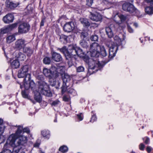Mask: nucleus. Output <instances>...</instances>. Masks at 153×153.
<instances>
[{"mask_svg": "<svg viewBox=\"0 0 153 153\" xmlns=\"http://www.w3.org/2000/svg\"><path fill=\"white\" fill-rule=\"evenodd\" d=\"M11 129H16L14 133L10 135L7 139V143L14 146L15 144L17 146H23L24 147L25 145L26 144L27 141V137L24 135H23V126L22 125L12 126Z\"/></svg>", "mask_w": 153, "mask_h": 153, "instance_id": "obj_1", "label": "nucleus"}, {"mask_svg": "<svg viewBox=\"0 0 153 153\" xmlns=\"http://www.w3.org/2000/svg\"><path fill=\"white\" fill-rule=\"evenodd\" d=\"M113 58H101L99 60L97 58H82L83 60L88 66L87 75H90L103 68L108 62L112 60Z\"/></svg>", "mask_w": 153, "mask_h": 153, "instance_id": "obj_2", "label": "nucleus"}, {"mask_svg": "<svg viewBox=\"0 0 153 153\" xmlns=\"http://www.w3.org/2000/svg\"><path fill=\"white\" fill-rule=\"evenodd\" d=\"M38 79L41 80L39 82V87L38 91L36 90V85L35 86L33 87V88H31L30 87L29 88L33 91V92L34 94V99L37 102H40L42 100V98L40 94H42L48 97H50L52 96V94L49 89L47 83L43 81H42L44 79V77L42 75H39L38 76Z\"/></svg>", "mask_w": 153, "mask_h": 153, "instance_id": "obj_3", "label": "nucleus"}, {"mask_svg": "<svg viewBox=\"0 0 153 153\" xmlns=\"http://www.w3.org/2000/svg\"><path fill=\"white\" fill-rule=\"evenodd\" d=\"M65 71V66L60 64H56L52 65L50 69L44 68L43 70V73L45 76L51 79L56 78L59 76V74H62Z\"/></svg>", "mask_w": 153, "mask_h": 153, "instance_id": "obj_4", "label": "nucleus"}, {"mask_svg": "<svg viewBox=\"0 0 153 153\" xmlns=\"http://www.w3.org/2000/svg\"><path fill=\"white\" fill-rule=\"evenodd\" d=\"M90 51L87 52V54L89 55V57H98L100 56L101 51V55L103 57H105L107 53L104 46H100L99 44L96 42H94L90 46Z\"/></svg>", "mask_w": 153, "mask_h": 153, "instance_id": "obj_5", "label": "nucleus"}, {"mask_svg": "<svg viewBox=\"0 0 153 153\" xmlns=\"http://www.w3.org/2000/svg\"><path fill=\"white\" fill-rule=\"evenodd\" d=\"M22 69H20L18 71V76L19 78H23L25 76L24 79V83L22 85L20 84V88L21 89L24 88L25 90L29 88L30 87L33 88L35 86V84L33 81L31 80V75L30 74H26L22 71Z\"/></svg>", "mask_w": 153, "mask_h": 153, "instance_id": "obj_6", "label": "nucleus"}, {"mask_svg": "<svg viewBox=\"0 0 153 153\" xmlns=\"http://www.w3.org/2000/svg\"><path fill=\"white\" fill-rule=\"evenodd\" d=\"M22 147H20L15 144L13 146L7 143V140L4 145L2 151L0 153H18L19 149L20 150Z\"/></svg>", "mask_w": 153, "mask_h": 153, "instance_id": "obj_7", "label": "nucleus"}, {"mask_svg": "<svg viewBox=\"0 0 153 153\" xmlns=\"http://www.w3.org/2000/svg\"><path fill=\"white\" fill-rule=\"evenodd\" d=\"M122 8L123 10L128 11L130 13H134V14L137 15L139 13V11L136 9L134 6L129 3L125 2L123 4Z\"/></svg>", "mask_w": 153, "mask_h": 153, "instance_id": "obj_8", "label": "nucleus"}, {"mask_svg": "<svg viewBox=\"0 0 153 153\" xmlns=\"http://www.w3.org/2000/svg\"><path fill=\"white\" fill-rule=\"evenodd\" d=\"M76 47H77L76 45H70L68 47V50L67 49L66 47L64 46L60 49V51L61 52H63L66 57L70 56V57H73V56H75V55L72 54L71 53H70L68 51V50H72V52H74V50L75 49Z\"/></svg>", "mask_w": 153, "mask_h": 153, "instance_id": "obj_9", "label": "nucleus"}, {"mask_svg": "<svg viewBox=\"0 0 153 153\" xmlns=\"http://www.w3.org/2000/svg\"><path fill=\"white\" fill-rule=\"evenodd\" d=\"M30 28L29 25L27 23H24L21 24L19 27V32L22 33L27 32Z\"/></svg>", "mask_w": 153, "mask_h": 153, "instance_id": "obj_10", "label": "nucleus"}, {"mask_svg": "<svg viewBox=\"0 0 153 153\" xmlns=\"http://www.w3.org/2000/svg\"><path fill=\"white\" fill-rule=\"evenodd\" d=\"M26 45L25 40L22 39H19L17 40L15 42V47L16 48L21 49L24 48Z\"/></svg>", "mask_w": 153, "mask_h": 153, "instance_id": "obj_11", "label": "nucleus"}, {"mask_svg": "<svg viewBox=\"0 0 153 153\" xmlns=\"http://www.w3.org/2000/svg\"><path fill=\"white\" fill-rule=\"evenodd\" d=\"M63 83L66 85H71L72 81L70 76L67 74H65L62 77Z\"/></svg>", "mask_w": 153, "mask_h": 153, "instance_id": "obj_12", "label": "nucleus"}, {"mask_svg": "<svg viewBox=\"0 0 153 153\" xmlns=\"http://www.w3.org/2000/svg\"><path fill=\"white\" fill-rule=\"evenodd\" d=\"M117 48L118 47L114 43L112 44V45L109 48V57H114L115 56Z\"/></svg>", "mask_w": 153, "mask_h": 153, "instance_id": "obj_13", "label": "nucleus"}, {"mask_svg": "<svg viewBox=\"0 0 153 153\" xmlns=\"http://www.w3.org/2000/svg\"><path fill=\"white\" fill-rule=\"evenodd\" d=\"M9 58L10 59V65L12 68L14 69L18 68L20 65L19 59L16 58Z\"/></svg>", "mask_w": 153, "mask_h": 153, "instance_id": "obj_14", "label": "nucleus"}, {"mask_svg": "<svg viewBox=\"0 0 153 153\" xmlns=\"http://www.w3.org/2000/svg\"><path fill=\"white\" fill-rule=\"evenodd\" d=\"M74 24L72 22H69L66 23L64 26L63 29L65 31L69 32L72 31L74 28Z\"/></svg>", "mask_w": 153, "mask_h": 153, "instance_id": "obj_15", "label": "nucleus"}, {"mask_svg": "<svg viewBox=\"0 0 153 153\" xmlns=\"http://www.w3.org/2000/svg\"><path fill=\"white\" fill-rule=\"evenodd\" d=\"M150 3V6L146 7L145 9L146 13L149 15L153 14V0H145Z\"/></svg>", "mask_w": 153, "mask_h": 153, "instance_id": "obj_16", "label": "nucleus"}, {"mask_svg": "<svg viewBox=\"0 0 153 153\" xmlns=\"http://www.w3.org/2000/svg\"><path fill=\"white\" fill-rule=\"evenodd\" d=\"M74 52L76 53L78 56L79 57H89V56L87 54H85L81 49L78 47H76L75 49L74 50Z\"/></svg>", "mask_w": 153, "mask_h": 153, "instance_id": "obj_17", "label": "nucleus"}, {"mask_svg": "<svg viewBox=\"0 0 153 153\" xmlns=\"http://www.w3.org/2000/svg\"><path fill=\"white\" fill-rule=\"evenodd\" d=\"M90 18L91 20L96 22L100 21L102 19L101 15L98 13H91Z\"/></svg>", "mask_w": 153, "mask_h": 153, "instance_id": "obj_18", "label": "nucleus"}, {"mask_svg": "<svg viewBox=\"0 0 153 153\" xmlns=\"http://www.w3.org/2000/svg\"><path fill=\"white\" fill-rule=\"evenodd\" d=\"M19 4V3L18 2H13L9 1H6V6L11 9H14L18 6Z\"/></svg>", "mask_w": 153, "mask_h": 153, "instance_id": "obj_19", "label": "nucleus"}, {"mask_svg": "<svg viewBox=\"0 0 153 153\" xmlns=\"http://www.w3.org/2000/svg\"><path fill=\"white\" fill-rule=\"evenodd\" d=\"M13 20V16L11 14H8L4 16L3 18L4 22L5 23H9L12 22Z\"/></svg>", "mask_w": 153, "mask_h": 153, "instance_id": "obj_20", "label": "nucleus"}, {"mask_svg": "<svg viewBox=\"0 0 153 153\" xmlns=\"http://www.w3.org/2000/svg\"><path fill=\"white\" fill-rule=\"evenodd\" d=\"M41 135L45 139H49L50 137V132L48 130H44L41 131Z\"/></svg>", "mask_w": 153, "mask_h": 153, "instance_id": "obj_21", "label": "nucleus"}, {"mask_svg": "<svg viewBox=\"0 0 153 153\" xmlns=\"http://www.w3.org/2000/svg\"><path fill=\"white\" fill-rule=\"evenodd\" d=\"M71 38V36H66L62 35L60 37V41L63 43H66L67 42H69L68 39H70Z\"/></svg>", "mask_w": 153, "mask_h": 153, "instance_id": "obj_22", "label": "nucleus"}, {"mask_svg": "<svg viewBox=\"0 0 153 153\" xmlns=\"http://www.w3.org/2000/svg\"><path fill=\"white\" fill-rule=\"evenodd\" d=\"M113 29L111 28V26L106 27L105 28V31L106 34L109 38H111L113 36Z\"/></svg>", "mask_w": 153, "mask_h": 153, "instance_id": "obj_23", "label": "nucleus"}, {"mask_svg": "<svg viewBox=\"0 0 153 153\" xmlns=\"http://www.w3.org/2000/svg\"><path fill=\"white\" fill-rule=\"evenodd\" d=\"M81 23L84 26L88 27L90 25V23L88 19L86 18H82L80 19Z\"/></svg>", "mask_w": 153, "mask_h": 153, "instance_id": "obj_24", "label": "nucleus"}, {"mask_svg": "<svg viewBox=\"0 0 153 153\" xmlns=\"http://www.w3.org/2000/svg\"><path fill=\"white\" fill-rule=\"evenodd\" d=\"M115 18L116 19L118 18L120 19L121 22H123L126 19V17L123 15H119L118 13H117L114 17V19L117 22L118 21L115 20Z\"/></svg>", "mask_w": 153, "mask_h": 153, "instance_id": "obj_25", "label": "nucleus"}, {"mask_svg": "<svg viewBox=\"0 0 153 153\" xmlns=\"http://www.w3.org/2000/svg\"><path fill=\"white\" fill-rule=\"evenodd\" d=\"M68 150V147L65 145H62L60 147L59 149V151L62 153L67 152Z\"/></svg>", "mask_w": 153, "mask_h": 153, "instance_id": "obj_26", "label": "nucleus"}, {"mask_svg": "<svg viewBox=\"0 0 153 153\" xmlns=\"http://www.w3.org/2000/svg\"><path fill=\"white\" fill-rule=\"evenodd\" d=\"M16 38L13 35H10L6 38V42L8 43H10L15 40Z\"/></svg>", "mask_w": 153, "mask_h": 153, "instance_id": "obj_27", "label": "nucleus"}, {"mask_svg": "<svg viewBox=\"0 0 153 153\" xmlns=\"http://www.w3.org/2000/svg\"><path fill=\"white\" fill-rule=\"evenodd\" d=\"M23 51L25 53L27 56H30L33 53L32 51L28 48H25L23 49Z\"/></svg>", "mask_w": 153, "mask_h": 153, "instance_id": "obj_28", "label": "nucleus"}, {"mask_svg": "<svg viewBox=\"0 0 153 153\" xmlns=\"http://www.w3.org/2000/svg\"><path fill=\"white\" fill-rule=\"evenodd\" d=\"M76 119L77 121L79 122L83 120L84 118L82 113H80L76 114Z\"/></svg>", "mask_w": 153, "mask_h": 153, "instance_id": "obj_29", "label": "nucleus"}, {"mask_svg": "<svg viewBox=\"0 0 153 153\" xmlns=\"http://www.w3.org/2000/svg\"><path fill=\"white\" fill-rule=\"evenodd\" d=\"M29 66L28 65H26L24 66H23L20 69H22V71L23 72H24L25 73L27 74H28L29 73H27L29 69Z\"/></svg>", "mask_w": 153, "mask_h": 153, "instance_id": "obj_30", "label": "nucleus"}, {"mask_svg": "<svg viewBox=\"0 0 153 153\" xmlns=\"http://www.w3.org/2000/svg\"><path fill=\"white\" fill-rule=\"evenodd\" d=\"M52 106H58L60 105V102L58 100H56L52 102L51 103Z\"/></svg>", "mask_w": 153, "mask_h": 153, "instance_id": "obj_31", "label": "nucleus"}, {"mask_svg": "<svg viewBox=\"0 0 153 153\" xmlns=\"http://www.w3.org/2000/svg\"><path fill=\"white\" fill-rule=\"evenodd\" d=\"M51 61H53L51 58H44L43 60L44 63L47 65L50 64Z\"/></svg>", "mask_w": 153, "mask_h": 153, "instance_id": "obj_32", "label": "nucleus"}, {"mask_svg": "<svg viewBox=\"0 0 153 153\" xmlns=\"http://www.w3.org/2000/svg\"><path fill=\"white\" fill-rule=\"evenodd\" d=\"M67 91L71 94H72L73 96L76 95V92L74 89L72 88H70L67 90Z\"/></svg>", "mask_w": 153, "mask_h": 153, "instance_id": "obj_33", "label": "nucleus"}, {"mask_svg": "<svg viewBox=\"0 0 153 153\" xmlns=\"http://www.w3.org/2000/svg\"><path fill=\"white\" fill-rule=\"evenodd\" d=\"M92 113H93V114L91 116V117L90 120V122L91 123H93L97 120V118L95 114L93 113V111H92Z\"/></svg>", "mask_w": 153, "mask_h": 153, "instance_id": "obj_34", "label": "nucleus"}, {"mask_svg": "<svg viewBox=\"0 0 153 153\" xmlns=\"http://www.w3.org/2000/svg\"><path fill=\"white\" fill-rule=\"evenodd\" d=\"M80 44L83 48H86L88 47V45L87 43L84 40L81 41Z\"/></svg>", "mask_w": 153, "mask_h": 153, "instance_id": "obj_35", "label": "nucleus"}, {"mask_svg": "<svg viewBox=\"0 0 153 153\" xmlns=\"http://www.w3.org/2000/svg\"><path fill=\"white\" fill-rule=\"evenodd\" d=\"M22 94L23 97L25 98L29 99V97L28 94L25 90H22Z\"/></svg>", "mask_w": 153, "mask_h": 153, "instance_id": "obj_36", "label": "nucleus"}, {"mask_svg": "<svg viewBox=\"0 0 153 153\" xmlns=\"http://www.w3.org/2000/svg\"><path fill=\"white\" fill-rule=\"evenodd\" d=\"M70 85H64V83H63V85L61 87L62 88V94H63L65 92L67 89V87L70 86Z\"/></svg>", "mask_w": 153, "mask_h": 153, "instance_id": "obj_37", "label": "nucleus"}, {"mask_svg": "<svg viewBox=\"0 0 153 153\" xmlns=\"http://www.w3.org/2000/svg\"><path fill=\"white\" fill-rule=\"evenodd\" d=\"M84 67L82 66H79L76 68L77 71L78 72H83L84 71Z\"/></svg>", "mask_w": 153, "mask_h": 153, "instance_id": "obj_38", "label": "nucleus"}, {"mask_svg": "<svg viewBox=\"0 0 153 153\" xmlns=\"http://www.w3.org/2000/svg\"><path fill=\"white\" fill-rule=\"evenodd\" d=\"M63 100L65 102H69L70 97L68 95H64L63 97Z\"/></svg>", "mask_w": 153, "mask_h": 153, "instance_id": "obj_39", "label": "nucleus"}, {"mask_svg": "<svg viewBox=\"0 0 153 153\" xmlns=\"http://www.w3.org/2000/svg\"><path fill=\"white\" fill-rule=\"evenodd\" d=\"M52 57H59L61 56L60 54L54 52H52Z\"/></svg>", "mask_w": 153, "mask_h": 153, "instance_id": "obj_40", "label": "nucleus"}, {"mask_svg": "<svg viewBox=\"0 0 153 153\" xmlns=\"http://www.w3.org/2000/svg\"><path fill=\"white\" fill-rule=\"evenodd\" d=\"M41 143V140H37L34 144L33 146L35 147L38 148L39 147Z\"/></svg>", "mask_w": 153, "mask_h": 153, "instance_id": "obj_41", "label": "nucleus"}, {"mask_svg": "<svg viewBox=\"0 0 153 153\" xmlns=\"http://www.w3.org/2000/svg\"><path fill=\"white\" fill-rule=\"evenodd\" d=\"M15 57H24L25 55L21 52H17L16 53Z\"/></svg>", "mask_w": 153, "mask_h": 153, "instance_id": "obj_42", "label": "nucleus"}, {"mask_svg": "<svg viewBox=\"0 0 153 153\" xmlns=\"http://www.w3.org/2000/svg\"><path fill=\"white\" fill-rule=\"evenodd\" d=\"M98 37L97 36L95 35L91 36L90 39L92 41H96L97 40Z\"/></svg>", "mask_w": 153, "mask_h": 153, "instance_id": "obj_43", "label": "nucleus"}, {"mask_svg": "<svg viewBox=\"0 0 153 153\" xmlns=\"http://www.w3.org/2000/svg\"><path fill=\"white\" fill-rule=\"evenodd\" d=\"M9 30L8 27L4 28H2L1 29V33L2 34H4L7 33Z\"/></svg>", "mask_w": 153, "mask_h": 153, "instance_id": "obj_44", "label": "nucleus"}, {"mask_svg": "<svg viewBox=\"0 0 153 153\" xmlns=\"http://www.w3.org/2000/svg\"><path fill=\"white\" fill-rule=\"evenodd\" d=\"M23 135H24L25 133H26L27 134L28 133L30 132V130L27 127H25L24 128H23Z\"/></svg>", "mask_w": 153, "mask_h": 153, "instance_id": "obj_45", "label": "nucleus"}, {"mask_svg": "<svg viewBox=\"0 0 153 153\" xmlns=\"http://www.w3.org/2000/svg\"><path fill=\"white\" fill-rule=\"evenodd\" d=\"M139 148L142 151H143L144 150V148H145V145H144L143 143H140L139 145Z\"/></svg>", "mask_w": 153, "mask_h": 153, "instance_id": "obj_46", "label": "nucleus"}, {"mask_svg": "<svg viewBox=\"0 0 153 153\" xmlns=\"http://www.w3.org/2000/svg\"><path fill=\"white\" fill-rule=\"evenodd\" d=\"M53 61H55L56 62H59L62 60V58H51Z\"/></svg>", "mask_w": 153, "mask_h": 153, "instance_id": "obj_47", "label": "nucleus"}, {"mask_svg": "<svg viewBox=\"0 0 153 153\" xmlns=\"http://www.w3.org/2000/svg\"><path fill=\"white\" fill-rule=\"evenodd\" d=\"M93 2V0H87L86 2L87 4L89 6H90L91 5Z\"/></svg>", "mask_w": 153, "mask_h": 153, "instance_id": "obj_48", "label": "nucleus"}, {"mask_svg": "<svg viewBox=\"0 0 153 153\" xmlns=\"http://www.w3.org/2000/svg\"><path fill=\"white\" fill-rule=\"evenodd\" d=\"M17 26V24L15 23L9 26L8 27L9 30L10 29H12L15 27H16Z\"/></svg>", "mask_w": 153, "mask_h": 153, "instance_id": "obj_49", "label": "nucleus"}, {"mask_svg": "<svg viewBox=\"0 0 153 153\" xmlns=\"http://www.w3.org/2000/svg\"><path fill=\"white\" fill-rule=\"evenodd\" d=\"M26 8L28 10L29 13H30V12L32 11L33 10V8L31 7V5H28L27 7Z\"/></svg>", "mask_w": 153, "mask_h": 153, "instance_id": "obj_50", "label": "nucleus"}, {"mask_svg": "<svg viewBox=\"0 0 153 153\" xmlns=\"http://www.w3.org/2000/svg\"><path fill=\"white\" fill-rule=\"evenodd\" d=\"M146 150L148 152L150 153L152 151V150H153V149L151 146H148L147 147Z\"/></svg>", "mask_w": 153, "mask_h": 153, "instance_id": "obj_51", "label": "nucleus"}, {"mask_svg": "<svg viewBox=\"0 0 153 153\" xmlns=\"http://www.w3.org/2000/svg\"><path fill=\"white\" fill-rule=\"evenodd\" d=\"M26 145H25L24 146V147L23 146H21L20 147H22V148L20 150V149H19V151L21 152V153H25L24 151H25L26 149L25 148V146Z\"/></svg>", "mask_w": 153, "mask_h": 153, "instance_id": "obj_52", "label": "nucleus"}, {"mask_svg": "<svg viewBox=\"0 0 153 153\" xmlns=\"http://www.w3.org/2000/svg\"><path fill=\"white\" fill-rule=\"evenodd\" d=\"M128 28L129 32L130 33H132L133 32L134 30L129 26L128 25Z\"/></svg>", "mask_w": 153, "mask_h": 153, "instance_id": "obj_53", "label": "nucleus"}, {"mask_svg": "<svg viewBox=\"0 0 153 153\" xmlns=\"http://www.w3.org/2000/svg\"><path fill=\"white\" fill-rule=\"evenodd\" d=\"M146 140L145 141V143L146 144H148L149 143V138L147 137H146Z\"/></svg>", "mask_w": 153, "mask_h": 153, "instance_id": "obj_54", "label": "nucleus"}, {"mask_svg": "<svg viewBox=\"0 0 153 153\" xmlns=\"http://www.w3.org/2000/svg\"><path fill=\"white\" fill-rule=\"evenodd\" d=\"M114 39L115 40L117 39L118 40V42H119L120 43L121 42V39H120L117 36H115L114 37Z\"/></svg>", "mask_w": 153, "mask_h": 153, "instance_id": "obj_55", "label": "nucleus"}, {"mask_svg": "<svg viewBox=\"0 0 153 153\" xmlns=\"http://www.w3.org/2000/svg\"><path fill=\"white\" fill-rule=\"evenodd\" d=\"M103 3L104 4H106V5H108V6H109L110 5H111V3L108 1H105V0H104V1H103Z\"/></svg>", "mask_w": 153, "mask_h": 153, "instance_id": "obj_56", "label": "nucleus"}, {"mask_svg": "<svg viewBox=\"0 0 153 153\" xmlns=\"http://www.w3.org/2000/svg\"><path fill=\"white\" fill-rule=\"evenodd\" d=\"M45 19H43L42 20L41 23H40V26H43L44 25V22H45Z\"/></svg>", "mask_w": 153, "mask_h": 153, "instance_id": "obj_57", "label": "nucleus"}, {"mask_svg": "<svg viewBox=\"0 0 153 153\" xmlns=\"http://www.w3.org/2000/svg\"><path fill=\"white\" fill-rule=\"evenodd\" d=\"M4 141L3 138H2L0 136V144L3 142Z\"/></svg>", "mask_w": 153, "mask_h": 153, "instance_id": "obj_58", "label": "nucleus"}, {"mask_svg": "<svg viewBox=\"0 0 153 153\" xmlns=\"http://www.w3.org/2000/svg\"><path fill=\"white\" fill-rule=\"evenodd\" d=\"M68 64L69 67L71 66L73 64L72 62H68Z\"/></svg>", "mask_w": 153, "mask_h": 153, "instance_id": "obj_59", "label": "nucleus"}, {"mask_svg": "<svg viewBox=\"0 0 153 153\" xmlns=\"http://www.w3.org/2000/svg\"><path fill=\"white\" fill-rule=\"evenodd\" d=\"M3 120L2 119L0 118V125H1L3 123Z\"/></svg>", "mask_w": 153, "mask_h": 153, "instance_id": "obj_60", "label": "nucleus"}, {"mask_svg": "<svg viewBox=\"0 0 153 153\" xmlns=\"http://www.w3.org/2000/svg\"><path fill=\"white\" fill-rule=\"evenodd\" d=\"M30 101L33 103V104H35V102L34 100H33L32 99H29Z\"/></svg>", "mask_w": 153, "mask_h": 153, "instance_id": "obj_61", "label": "nucleus"}, {"mask_svg": "<svg viewBox=\"0 0 153 153\" xmlns=\"http://www.w3.org/2000/svg\"><path fill=\"white\" fill-rule=\"evenodd\" d=\"M134 25L136 27H137L138 26V24L137 23H134Z\"/></svg>", "mask_w": 153, "mask_h": 153, "instance_id": "obj_62", "label": "nucleus"}, {"mask_svg": "<svg viewBox=\"0 0 153 153\" xmlns=\"http://www.w3.org/2000/svg\"><path fill=\"white\" fill-rule=\"evenodd\" d=\"M2 10V7L0 6V15L1 14V11Z\"/></svg>", "mask_w": 153, "mask_h": 153, "instance_id": "obj_63", "label": "nucleus"}, {"mask_svg": "<svg viewBox=\"0 0 153 153\" xmlns=\"http://www.w3.org/2000/svg\"><path fill=\"white\" fill-rule=\"evenodd\" d=\"M57 83V84H58V86H60V82H59V81H58Z\"/></svg>", "mask_w": 153, "mask_h": 153, "instance_id": "obj_64", "label": "nucleus"}]
</instances>
